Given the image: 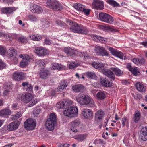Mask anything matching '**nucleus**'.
<instances>
[{
    "mask_svg": "<svg viewBox=\"0 0 147 147\" xmlns=\"http://www.w3.org/2000/svg\"><path fill=\"white\" fill-rule=\"evenodd\" d=\"M80 56L81 57H84V58L89 57V55L86 53H84L82 52H80L79 53Z\"/></svg>",
    "mask_w": 147,
    "mask_h": 147,
    "instance_id": "603ef678",
    "label": "nucleus"
},
{
    "mask_svg": "<svg viewBox=\"0 0 147 147\" xmlns=\"http://www.w3.org/2000/svg\"><path fill=\"white\" fill-rule=\"evenodd\" d=\"M112 70L114 72L115 74L118 76H121L122 74V71L117 67L112 68Z\"/></svg>",
    "mask_w": 147,
    "mask_h": 147,
    "instance_id": "f704fd0d",
    "label": "nucleus"
},
{
    "mask_svg": "<svg viewBox=\"0 0 147 147\" xmlns=\"http://www.w3.org/2000/svg\"><path fill=\"white\" fill-rule=\"evenodd\" d=\"M9 55L10 57L16 55V50L13 48H12L9 49Z\"/></svg>",
    "mask_w": 147,
    "mask_h": 147,
    "instance_id": "de8ad7c7",
    "label": "nucleus"
},
{
    "mask_svg": "<svg viewBox=\"0 0 147 147\" xmlns=\"http://www.w3.org/2000/svg\"><path fill=\"white\" fill-rule=\"evenodd\" d=\"M29 20L32 22H36L37 20V18L35 16L31 14L28 16Z\"/></svg>",
    "mask_w": 147,
    "mask_h": 147,
    "instance_id": "49530a36",
    "label": "nucleus"
},
{
    "mask_svg": "<svg viewBox=\"0 0 147 147\" xmlns=\"http://www.w3.org/2000/svg\"><path fill=\"white\" fill-rule=\"evenodd\" d=\"M141 114L139 111H136L134 115L133 120L134 122L135 123H137L139 120Z\"/></svg>",
    "mask_w": 147,
    "mask_h": 147,
    "instance_id": "cd10ccee",
    "label": "nucleus"
},
{
    "mask_svg": "<svg viewBox=\"0 0 147 147\" xmlns=\"http://www.w3.org/2000/svg\"><path fill=\"white\" fill-rule=\"evenodd\" d=\"M107 2L113 7H118L119 5L116 1L113 0H107Z\"/></svg>",
    "mask_w": 147,
    "mask_h": 147,
    "instance_id": "e433bc0d",
    "label": "nucleus"
},
{
    "mask_svg": "<svg viewBox=\"0 0 147 147\" xmlns=\"http://www.w3.org/2000/svg\"><path fill=\"white\" fill-rule=\"evenodd\" d=\"M11 36L12 38L17 39L18 40V38L20 36L16 34H11Z\"/></svg>",
    "mask_w": 147,
    "mask_h": 147,
    "instance_id": "69168bd1",
    "label": "nucleus"
},
{
    "mask_svg": "<svg viewBox=\"0 0 147 147\" xmlns=\"http://www.w3.org/2000/svg\"><path fill=\"white\" fill-rule=\"evenodd\" d=\"M21 115V113L20 112H18L15 115H13L11 117V119L13 120L18 119L20 117Z\"/></svg>",
    "mask_w": 147,
    "mask_h": 147,
    "instance_id": "09e8293b",
    "label": "nucleus"
},
{
    "mask_svg": "<svg viewBox=\"0 0 147 147\" xmlns=\"http://www.w3.org/2000/svg\"><path fill=\"white\" fill-rule=\"evenodd\" d=\"M34 51L39 56H42L47 55L49 54V51L42 47H38L35 48Z\"/></svg>",
    "mask_w": 147,
    "mask_h": 147,
    "instance_id": "9d476101",
    "label": "nucleus"
},
{
    "mask_svg": "<svg viewBox=\"0 0 147 147\" xmlns=\"http://www.w3.org/2000/svg\"><path fill=\"white\" fill-rule=\"evenodd\" d=\"M130 71L135 76H138L139 74V70L137 67H133Z\"/></svg>",
    "mask_w": 147,
    "mask_h": 147,
    "instance_id": "79ce46f5",
    "label": "nucleus"
},
{
    "mask_svg": "<svg viewBox=\"0 0 147 147\" xmlns=\"http://www.w3.org/2000/svg\"><path fill=\"white\" fill-rule=\"evenodd\" d=\"M140 137L143 141L147 140V127L142 128L140 132Z\"/></svg>",
    "mask_w": 147,
    "mask_h": 147,
    "instance_id": "6ab92c4d",
    "label": "nucleus"
},
{
    "mask_svg": "<svg viewBox=\"0 0 147 147\" xmlns=\"http://www.w3.org/2000/svg\"><path fill=\"white\" fill-rule=\"evenodd\" d=\"M36 65H38L39 67L41 68L43 67L45 65V63L41 59L36 60Z\"/></svg>",
    "mask_w": 147,
    "mask_h": 147,
    "instance_id": "c03bdc74",
    "label": "nucleus"
},
{
    "mask_svg": "<svg viewBox=\"0 0 147 147\" xmlns=\"http://www.w3.org/2000/svg\"><path fill=\"white\" fill-rule=\"evenodd\" d=\"M92 66L94 68L98 69H104V65L102 62L99 61H94L91 63Z\"/></svg>",
    "mask_w": 147,
    "mask_h": 147,
    "instance_id": "412c9836",
    "label": "nucleus"
},
{
    "mask_svg": "<svg viewBox=\"0 0 147 147\" xmlns=\"http://www.w3.org/2000/svg\"><path fill=\"white\" fill-rule=\"evenodd\" d=\"M56 122V115L54 113H51L49 118L46 122L45 126L49 131H52L54 128V124Z\"/></svg>",
    "mask_w": 147,
    "mask_h": 147,
    "instance_id": "7ed1b4c3",
    "label": "nucleus"
},
{
    "mask_svg": "<svg viewBox=\"0 0 147 147\" xmlns=\"http://www.w3.org/2000/svg\"><path fill=\"white\" fill-rule=\"evenodd\" d=\"M80 124V121L78 119L72 121L70 124V129L73 132H76L77 131L76 128Z\"/></svg>",
    "mask_w": 147,
    "mask_h": 147,
    "instance_id": "4468645a",
    "label": "nucleus"
},
{
    "mask_svg": "<svg viewBox=\"0 0 147 147\" xmlns=\"http://www.w3.org/2000/svg\"><path fill=\"white\" fill-rule=\"evenodd\" d=\"M67 86V82L66 80H63L59 83V86L57 88L59 92L63 91L64 89H66Z\"/></svg>",
    "mask_w": 147,
    "mask_h": 147,
    "instance_id": "4be33fe9",
    "label": "nucleus"
},
{
    "mask_svg": "<svg viewBox=\"0 0 147 147\" xmlns=\"http://www.w3.org/2000/svg\"><path fill=\"white\" fill-rule=\"evenodd\" d=\"M48 71L47 70H41L40 73V76L43 79L46 78L48 74Z\"/></svg>",
    "mask_w": 147,
    "mask_h": 147,
    "instance_id": "473e14b6",
    "label": "nucleus"
},
{
    "mask_svg": "<svg viewBox=\"0 0 147 147\" xmlns=\"http://www.w3.org/2000/svg\"><path fill=\"white\" fill-rule=\"evenodd\" d=\"M24 57V59L26 60L27 62V61L30 62L32 59V58L31 57L27 54H25V57Z\"/></svg>",
    "mask_w": 147,
    "mask_h": 147,
    "instance_id": "052dcab7",
    "label": "nucleus"
},
{
    "mask_svg": "<svg viewBox=\"0 0 147 147\" xmlns=\"http://www.w3.org/2000/svg\"><path fill=\"white\" fill-rule=\"evenodd\" d=\"M72 89L73 91L76 92L83 91L85 90L84 86L80 84L73 86L72 87Z\"/></svg>",
    "mask_w": 147,
    "mask_h": 147,
    "instance_id": "aec40b11",
    "label": "nucleus"
},
{
    "mask_svg": "<svg viewBox=\"0 0 147 147\" xmlns=\"http://www.w3.org/2000/svg\"><path fill=\"white\" fill-rule=\"evenodd\" d=\"M69 144H61L58 145V147H68Z\"/></svg>",
    "mask_w": 147,
    "mask_h": 147,
    "instance_id": "0e129e2a",
    "label": "nucleus"
},
{
    "mask_svg": "<svg viewBox=\"0 0 147 147\" xmlns=\"http://www.w3.org/2000/svg\"><path fill=\"white\" fill-rule=\"evenodd\" d=\"M6 52V48L1 45L0 46V54L2 55H4Z\"/></svg>",
    "mask_w": 147,
    "mask_h": 147,
    "instance_id": "8fccbe9b",
    "label": "nucleus"
},
{
    "mask_svg": "<svg viewBox=\"0 0 147 147\" xmlns=\"http://www.w3.org/2000/svg\"><path fill=\"white\" fill-rule=\"evenodd\" d=\"M11 113V111L8 109H5L0 111V116L5 117L9 115Z\"/></svg>",
    "mask_w": 147,
    "mask_h": 147,
    "instance_id": "393cba45",
    "label": "nucleus"
},
{
    "mask_svg": "<svg viewBox=\"0 0 147 147\" xmlns=\"http://www.w3.org/2000/svg\"><path fill=\"white\" fill-rule=\"evenodd\" d=\"M28 64V62L26 61H22L20 63L21 67L24 68L26 67Z\"/></svg>",
    "mask_w": 147,
    "mask_h": 147,
    "instance_id": "4d7b16f0",
    "label": "nucleus"
},
{
    "mask_svg": "<svg viewBox=\"0 0 147 147\" xmlns=\"http://www.w3.org/2000/svg\"><path fill=\"white\" fill-rule=\"evenodd\" d=\"M7 13L10 14L12 13L14 11H15L16 9L15 8L13 7H7Z\"/></svg>",
    "mask_w": 147,
    "mask_h": 147,
    "instance_id": "3c124183",
    "label": "nucleus"
},
{
    "mask_svg": "<svg viewBox=\"0 0 147 147\" xmlns=\"http://www.w3.org/2000/svg\"><path fill=\"white\" fill-rule=\"evenodd\" d=\"M145 60L144 58H134L133 59V62L138 65H141L144 63Z\"/></svg>",
    "mask_w": 147,
    "mask_h": 147,
    "instance_id": "a878e982",
    "label": "nucleus"
},
{
    "mask_svg": "<svg viewBox=\"0 0 147 147\" xmlns=\"http://www.w3.org/2000/svg\"><path fill=\"white\" fill-rule=\"evenodd\" d=\"M86 137V135L80 134L77 136L76 139L79 141H82L85 140Z\"/></svg>",
    "mask_w": 147,
    "mask_h": 147,
    "instance_id": "4c0bfd02",
    "label": "nucleus"
},
{
    "mask_svg": "<svg viewBox=\"0 0 147 147\" xmlns=\"http://www.w3.org/2000/svg\"><path fill=\"white\" fill-rule=\"evenodd\" d=\"M100 81L101 84L106 87H110L112 85V82H110L107 78L101 77Z\"/></svg>",
    "mask_w": 147,
    "mask_h": 147,
    "instance_id": "a211bd4d",
    "label": "nucleus"
},
{
    "mask_svg": "<svg viewBox=\"0 0 147 147\" xmlns=\"http://www.w3.org/2000/svg\"><path fill=\"white\" fill-rule=\"evenodd\" d=\"M10 91L9 89L5 90L3 93V96H8L9 94Z\"/></svg>",
    "mask_w": 147,
    "mask_h": 147,
    "instance_id": "e2e57ef3",
    "label": "nucleus"
},
{
    "mask_svg": "<svg viewBox=\"0 0 147 147\" xmlns=\"http://www.w3.org/2000/svg\"><path fill=\"white\" fill-rule=\"evenodd\" d=\"M46 4L48 7L55 11H61L63 9L61 4L55 0H48Z\"/></svg>",
    "mask_w": 147,
    "mask_h": 147,
    "instance_id": "39448f33",
    "label": "nucleus"
},
{
    "mask_svg": "<svg viewBox=\"0 0 147 147\" xmlns=\"http://www.w3.org/2000/svg\"><path fill=\"white\" fill-rule=\"evenodd\" d=\"M18 41L20 42L25 43L27 42V40L26 37L23 36H20L18 38Z\"/></svg>",
    "mask_w": 147,
    "mask_h": 147,
    "instance_id": "ea45409f",
    "label": "nucleus"
},
{
    "mask_svg": "<svg viewBox=\"0 0 147 147\" xmlns=\"http://www.w3.org/2000/svg\"><path fill=\"white\" fill-rule=\"evenodd\" d=\"M51 68L53 69L61 70L63 68V66L56 63H53Z\"/></svg>",
    "mask_w": 147,
    "mask_h": 147,
    "instance_id": "c85d7f7f",
    "label": "nucleus"
},
{
    "mask_svg": "<svg viewBox=\"0 0 147 147\" xmlns=\"http://www.w3.org/2000/svg\"><path fill=\"white\" fill-rule=\"evenodd\" d=\"M82 114L84 117L86 119H90L93 116L92 110L88 109H83Z\"/></svg>",
    "mask_w": 147,
    "mask_h": 147,
    "instance_id": "f8f14e48",
    "label": "nucleus"
},
{
    "mask_svg": "<svg viewBox=\"0 0 147 147\" xmlns=\"http://www.w3.org/2000/svg\"><path fill=\"white\" fill-rule=\"evenodd\" d=\"M94 52L96 54L99 56L109 57V54L105 49L100 46L96 47L94 49Z\"/></svg>",
    "mask_w": 147,
    "mask_h": 147,
    "instance_id": "6e6552de",
    "label": "nucleus"
},
{
    "mask_svg": "<svg viewBox=\"0 0 147 147\" xmlns=\"http://www.w3.org/2000/svg\"><path fill=\"white\" fill-rule=\"evenodd\" d=\"M17 55L15 56L11 57V59L14 64H16L18 62V59L17 57Z\"/></svg>",
    "mask_w": 147,
    "mask_h": 147,
    "instance_id": "5fc2aeb1",
    "label": "nucleus"
},
{
    "mask_svg": "<svg viewBox=\"0 0 147 147\" xmlns=\"http://www.w3.org/2000/svg\"><path fill=\"white\" fill-rule=\"evenodd\" d=\"M108 49L111 53L113 55L120 59H125L126 57L121 52L117 51V50L111 47H109Z\"/></svg>",
    "mask_w": 147,
    "mask_h": 147,
    "instance_id": "9b49d317",
    "label": "nucleus"
},
{
    "mask_svg": "<svg viewBox=\"0 0 147 147\" xmlns=\"http://www.w3.org/2000/svg\"><path fill=\"white\" fill-rule=\"evenodd\" d=\"M44 43L47 45H50L51 43V41L49 39H46L45 40Z\"/></svg>",
    "mask_w": 147,
    "mask_h": 147,
    "instance_id": "774afa93",
    "label": "nucleus"
},
{
    "mask_svg": "<svg viewBox=\"0 0 147 147\" xmlns=\"http://www.w3.org/2000/svg\"><path fill=\"white\" fill-rule=\"evenodd\" d=\"M129 119L125 116H124L122 119V124L123 127L124 126L126 125L128 126L129 125Z\"/></svg>",
    "mask_w": 147,
    "mask_h": 147,
    "instance_id": "72a5a7b5",
    "label": "nucleus"
},
{
    "mask_svg": "<svg viewBox=\"0 0 147 147\" xmlns=\"http://www.w3.org/2000/svg\"><path fill=\"white\" fill-rule=\"evenodd\" d=\"M63 114L65 116L70 117H76L78 115V109L75 106L66 107L64 110Z\"/></svg>",
    "mask_w": 147,
    "mask_h": 147,
    "instance_id": "20e7f679",
    "label": "nucleus"
},
{
    "mask_svg": "<svg viewBox=\"0 0 147 147\" xmlns=\"http://www.w3.org/2000/svg\"><path fill=\"white\" fill-rule=\"evenodd\" d=\"M65 107L66 106H70L73 105V102L72 101L69 99H66L64 100Z\"/></svg>",
    "mask_w": 147,
    "mask_h": 147,
    "instance_id": "a18cd8bd",
    "label": "nucleus"
},
{
    "mask_svg": "<svg viewBox=\"0 0 147 147\" xmlns=\"http://www.w3.org/2000/svg\"><path fill=\"white\" fill-rule=\"evenodd\" d=\"M104 115L103 111L102 110H100L96 112L95 113V118L96 119L99 120H101Z\"/></svg>",
    "mask_w": 147,
    "mask_h": 147,
    "instance_id": "b1692460",
    "label": "nucleus"
},
{
    "mask_svg": "<svg viewBox=\"0 0 147 147\" xmlns=\"http://www.w3.org/2000/svg\"><path fill=\"white\" fill-rule=\"evenodd\" d=\"M30 10L32 12L38 13L42 12L43 11L42 8L40 6L33 4H31L30 5Z\"/></svg>",
    "mask_w": 147,
    "mask_h": 147,
    "instance_id": "dca6fc26",
    "label": "nucleus"
},
{
    "mask_svg": "<svg viewBox=\"0 0 147 147\" xmlns=\"http://www.w3.org/2000/svg\"><path fill=\"white\" fill-rule=\"evenodd\" d=\"M76 100L80 105H88L90 107H94V103L93 99L88 95L82 93H80L76 96Z\"/></svg>",
    "mask_w": 147,
    "mask_h": 147,
    "instance_id": "f03ea898",
    "label": "nucleus"
},
{
    "mask_svg": "<svg viewBox=\"0 0 147 147\" xmlns=\"http://www.w3.org/2000/svg\"><path fill=\"white\" fill-rule=\"evenodd\" d=\"M69 68L72 69L77 66V62H69L68 64Z\"/></svg>",
    "mask_w": 147,
    "mask_h": 147,
    "instance_id": "a19ab883",
    "label": "nucleus"
},
{
    "mask_svg": "<svg viewBox=\"0 0 147 147\" xmlns=\"http://www.w3.org/2000/svg\"><path fill=\"white\" fill-rule=\"evenodd\" d=\"M90 11V10L85 9V7H84L83 10L81 11L84 13L86 15H88L89 14Z\"/></svg>",
    "mask_w": 147,
    "mask_h": 147,
    "instance_id": "680f3d73",
    "label": "nucleus"
},
{
    "mask_svg": "<svg viewBox=\"0 0 147 147\" xmlns=\"http://www.w3.org/2000/svg\"><path fill=\"white\" fill-rule=\"evenodd\" d=\"M56 107L59 109H63L65 107L64 100L63 101L59 102L56 104Z\"/></svg>",
    "mask_w": 147,
    "mask_h": 147,
    "instance_id": "37998d69",
    "label": "nucleus"
},
{
    "mask_svg": "<svg viewBox=\"0 0 147 147\" xmlns=\"http://www.w3.org/2000/svg\"><path fill=\"white\" fill-rule=\"evenodd\" d=\"M67 23L70 26V31L75 33L86 35L88 33L87 28L82 25L78 24L70 20H68Z\"/></svg>",
    "mask_w": 147,
    "mask_h": 147,
    "instance_id": "f257e3e1",
    "label": "nucleus"
},
{
    "mask_svg": "<svg viewBox=\"0 0 147 147\" xmlns=\"http://www.w3.org/2000/svg\"><path fill=\"white\" fill-rule=\"evenodd\" d=\"M103 74L111 79L113 80L115 78L114 74L112 71L109 70L104 69L102 71Z\"/></svg>",
    "mask_w": 147,
    "mask_h": 147,
    "instance_id": "5701e85b",
    "label": "nucleus"
},
{
    "mask_svg": "<svg viewBox=\"0 0 147 147\" xmlns=\"http://www.w3.org/2000/svg\"><path fill=\"white\" fill-rule=\"evenodd\" d=\"M92 37L94 40L96 42H99L100 41L99 36L93 35L92 36Z\"/></svg>",
    "mask_w": 147,
    "mask_h": 147,
    "instance_id": "864d4df0",
    "label": "nucleus"
},
{
    "mask_svg": "<svg viewBox=\"0 0 147 147\" xmlns=\"http://www.w3.org/2000/svg\"><path fill=\"white\" fill-rule=\"evenodd\" d=\"M87 76L90 78L91 79H96L97 77L94 72H89L86 74Z\"/></svg>",
    "mask_w": 147,
    "mask_h": 147,
    "instance_id": "58836bf2",
    "label": "nucleus"
},
{
    "mask_svg": "<svg viewBox=\"0 0 147 147\" xmlns=\"http://www.w3.org/2000/svg\"><path fill=\"white\" fill-rule=\"evenodd\" d=\"M63 51L66 54L70 55L74 53V51L69 47L64 48Z\"/></svg>",
    "mask_w": 147,
    "mask_h": 147,
    "instance_id": "c756f323",
    "label": "nucleus"
},
{
    "mask_svg": "<svg viewBox=\"0 0 147 147\" xmlns=\"http://www.w3.org/2000/svg\"><path fill=\"white\" fill-rule=\"evenodd\" d=\"M55 22L56 24L59 26L62 27L64 26L65 25V23L64 22L60 20L56 21Z\"/></svg>",
    "mask_w": 147,
    "mask_h": 147,
    "instance_id": "6e6d98bb",
    "label": "nucleus"
},
{
    "mask_svg": "<svg viewBox=\"0 0 147 147\" xmlns=\"http://www.w3.org/2000/svg\"><path fill=\"white\" fill-rule=\"evenodd\" d=\"M21 100L24 102L28 103L30 101L31 102L29 104V107H32L37 102L36 99L32 100V96L31 94L27 93L25 94H23L21 97Z\"/></svg>",
    "mask_w": 147,
    "mask_h": 147,
    "instance_id": "423d86ee",
    "label": "nucleus"
},
{
    "mask_svg": "<svg viewBox=\"0 0 147 147\" xmlns=\"http://www.w3.org/2000/svg\"><path fill=\"white\" fill-rule=\"evenodd\" d=\"M25 77L24 74L19 71L15 72L13 75V79L16 81H20L23 79Z\"/></svg>",
    "mask_w": 147,
    "mask_h": 147,
    "instance_id": "f3484780",
    "label": "nucleus"
},
{
    "mask_svg": "<svg viewBox=\"0 0 147 147\" xmlns=\"http://www.w3.org/2000/svg\"><path fill=\"white\" fill-rule=\"evenodd\" d=\"M73 6L77 10L80 11H81L84 7V5L80 3L74 4Z\"/></svg>",
    "mask_w": 147,
    "mask_h": 147,
    "instance_id": "2f4dec72",
    "label": "nucleus"
},
{
    "mask_svg": "<svg viewBox=\"0 0 147 147\" xmlns=\"http://www.w3.org/2000/svg\"><path fill=\"white\" fill-rule=\"evenodd\" d=\"M135 86L137 89L140 92H143L146 90L143 84L140 82L136 83Z\"/></svg>",
    "mask_w": 147,
    "mask_h": 147,
    "instance_id": "bb28decb",
    "label": "nucleus"
},
{
    "mask_svg": "<svg viewBox=\"0 0 147 147\" xmlns=\"http://www.w3.org/2000/svg\"><path fill=\"white\" fill-rule=\"evenodd\" d=\"M36 126V123L33 119L29 118L24 122V127L28 130H33Z\"/></svg>",
    "mask_w": 147,
    "mask_h": 147,
    "instance_id": "0eeeda50",
    "label": "nucleus"
},
{
    "mask_svg": "<svg viewBox=\"0 0 147 147\" xmlns=\"http://www.w3.org/2000/svg\"><path fill=\"white\" fill-rule=\"evenodd\" d=\"M20 122L18 121H15L10 123L7 127V129L9 131H13L17 129L18 127Z\"/></svg>",
    "mask_w": 147,
    "mask_h": 147,
    "instance_id": "2eb2a0df",
    "label": "nucleus"
},
{
    "mask_svg": "<svg viewBox=\"0 0 147 147\" xmlns=\"http://www.w3.org/2000/svg\"><path fill=\"white\" fill-rule=\"evenodd\" d=\"M26 91L28 92H31L32 91V87L31 84H28L26 88Z\"/></svg>",
    "mask_w": 147,
    "mask_h": 147,
    "instance_id": "bf43d9fd",
    "label": "nucleus"
},
{
    "mask_svg": "<svg viewBox=\"0 0 147 147\" xmlns=\"http://www.w3.org/2000/svg\"><path fill=\"white\" fill-rule=\"evenodd\" d=\"M6 65L0 59V69H2L5 67Z\"/></svg>",
    "mask_w": 147,
    "mask_h": 147,
    "instance_id": "13d9d810",
    "label": "nucleus"
},
{
    "mask_svg": "<svg viewBox=\"0 0 147 147\" xmlns=\"http://www.w3.org/2000/svg\"><path fill=\"white\" fill-rule=\"evenodd\" d=\"M99 17L100 20L107 23H111L113 21L112 17L107 13H100L99 14Z\"/></svg>",
    "mask_w": 147,
    "mask_h": 147,
    "instance_id": "1a4fd4ad",
    "label": "nucleus"
},
{
    "mask_svg": "<svg viewBox=\"0 0 147 147\" xmlns=\"http://www.w3.org/2000/svg\"><path fill=\"white\" fill-rule=\"evenodd\" d=\"M96 97L98 99L102 100L106 97V95L104 92L100 91L97 93Z\"/></svg>",
    "mask_w": 147,
    "mask_h": 147,
    "instance_id": "7c9ffc66",
    "label": "nucleus"
},
{
    "mask_svg": "<svg viewBox=\"0 0 147 147\" xmlns=\"http://www.w3.org/2000/svg\"><path fill=\"white\" fill-rule=\"evenodd\" d=\"M30 38L33 40L38 41L41 39V37L39 35H30Z\"/></svg>",
    "mask_w": 147,
    "mask_h": 147,
    "instance_id": "c9c22d12",
    "label": "nucleus"
},
{
    "mask_svg": "<svg viewBox=\"0 0 147 147\" xmlns=\"http://www.w3.org/2000/svg\"><path fill=\"white\" fill-rule=\"evenodd\" d=\"M92 5L95 9L101 10L104 8L103 3L100 0H94Z\"/></svg>",
    "mask_w": 147,
    "mask_h": 147,
    "instance_id": "ddd939ff",
    "label": "nucleus"
},
{
    "mask_svg": "<svg viewBox=\"0 0 147 147\" xmlns=\"http://www.w3.org/2000/svg\"><path fill=\"white\" fill-rule=\"evenodd\" d=\"M3 1L5 3L11 4L13 3V0H3Z\"/></svg>",
    "mask_w": 147,
    "mask_h": 147,
    "instance_id": "338daca9",
    "label": "nucleus"
}]
</instances>
